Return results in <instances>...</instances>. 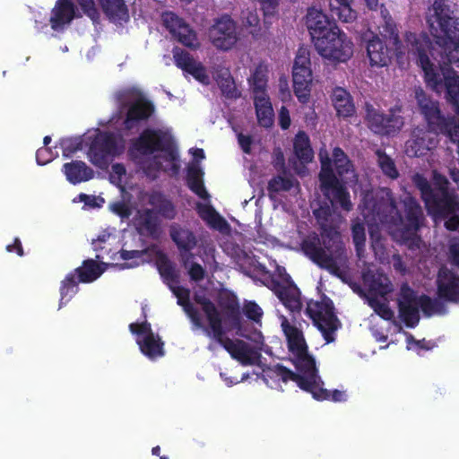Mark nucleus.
I'll use <instances>...</instances> for the list:
<instances>
[{
	"instance_id": "nucleus-62",
	"label": "nucleus",
	"mask_w": 459,
	"mask_h": 459,
	"mask_svg": "<svg viewBox=\"0 0 459 459\" xmlns=\"http://www.w3.org/2000/svg\"><path fill=\"white\" fill-rule=\"evenodd\" d=\"M275 375L280 377L282 382L286 383L290 380L291 381H295L296 377H298V373H295L293 372L292 370H290V368H288L287 367L281 365V364H277L275 367H274V369H273Z\"/></svg>"
},
{
	"instance_id": "nucleus-4",
	"label": "nucleus",
	"mask_w": 459,
	"mask_h": 459,
	"mask_svg": "<svg viewBox=\"0 0 459 459\" xmlns=\"http://www.w3.org/2000/svg\"><path fill=\"white\" fill-rule=\"evenodd\" d=\"M195 303L201 306L209 324L210 337L212 336L233 358L244 366L256 363L260 354L251 348L246 342L237 339L231 340L225 336L226 331L222 325V317L215 304L205 296L195 295Z\"/></svg>"
},
{
	"instance_id": "nucleus-39",
	"label": "nucleus",
	"mask_w": 459,
	"mask_h": 459,
	"mask_svg": "<svg viewBox=\"0 0 459 459\" xmlns=\"http://www.w3.org/2000/svg\"><path fill=\"white\" fill-rule=\"evenodd\" d=\"M293 151L302 163H309L314 158L310 139L304 131H299L293 141Z\"/></svg>"
},
{
	"instance_id": "nucleus-37",
	"label": "nucleus",
	"mask_w": 459,
	"mask_h": 459,
	"mask_svg": "<svg viewBox=\"0 0 459 459\" xmlns=\"http://www.w3.org/2000/svg\"><path fill=\"white\" fill-rule=\"evenodd\" d=\"M136 342L141 352L151 359L162 357L165 354L164 342L158 334L144 336L143 339H137Z\"/></svg>"
},
{
	"instance_id": "nucleus-13",
	"label": "nucleus",
	"mask_w": 459,
	"mask_h": 459,
	"mask_svg": "<svg viewBox=\"0 0 459 459\" xmlns=\"http://www.w3.org/2000/svg\"><path fill=\"white\" fill-rule=\"evenodd\" d=\"M172 135L160 128H145L131 143L130 152H136L142 156L152 155L164 149Z\"/></svg>"
},
{
	"instance_id": "nucleus-40",
	"label": "nucleus",
	"mask_w": 459,
	"mask_h": 459,
	"mask_svg": "<svg viewBox=\"0 0 459 459\" xmlns=\"http://www.w3.org/2000/svg\"><path fill=\"white\" fill-rule=\"evenodd\" d=\"M72 273H75L79 281L89 283L97 280L102 274L103 270L95 260L86 259L82 262L81 266L74 269Z\"/></svg>"
},
{
	"instance_id": "nucleus-54",
	"label": "nucleus",
	"mask_w": 459,
	"mask_h": 459,
	"mask_svg": "<svg viewBox=\"0 0 459 459\" xmlns=\"http://www.w3.org/2000/svg\"><path fill=\"white\" fill-rule=\"evenodd\" d=\"M351 236L356 253L360 257L365 250L366 243V230L363 222L357 221L352 223Z\"/></svg>"
},
{
	"instance_id": "nucleus-34",
	"label": "nucleus",
	"mask_w": 459,
	"mask_h": 459,
	"mask_svg": "<svg viewBox=\"0 0 459 459\" xmlns=\"http://www.w3.org/2000/svg\"><path fill=\"white\" fill-rule=\"evenodd\" d=\"M203 177L204 171L198 164L191 163L188 165L186 177L187 187L201 199L207 200L210 195L205 189Z\"/></svg>"
},
{
	"instance_id": "nucleus-2",
	"label": "nucleus",
	"mask_w": 459,
	"mask_h": 459,
	"mask_svg": "<svg viewBox=\"0 0 459 459\" xmlns=\"http://www.w3.org/2000/svg\"><path fill=\"white\" fill-rule=\"evenodd\" d=\"M402 204L404 216L390 195L377 200L372 206V219L386 226L392 235L399 238L411 248L419 247L420 238L417 236V231L422 217L421 207L417 200L410 195L405 196Z\"/></svg>"
},
{
	"instance_id": "nucleus-29",
	"label": "nucleus",
	"mask_w": 459,
	"mask_h": 459,
	"mask_svg": "<svg viewBox=\"0 0 459 459\" xmlns=\"http://www.w3.org/2000/svg\"><path fill=\"white\" fill-rule=\"evenodd\" d=\"M137 230L142 234H146L152 238H157L160 235V221L155 211L151 208H145L138 211Z\"/></svg>"
},
{
	"instance_id": "nucleus-6",
	"label": "nucleus",
	"mask_w": 459,
	"mask_h": 459,
	"mask_svg": "<svg viewBox=\"0 0 459 459\" xmlns=\"http://www.w3.org/2000/svg\"><path fill=\"white\" fill-rule=\"evenodd\" d=\"M306 314L321 332L326 343L335 341V332L342 324L334 312L333 302L330 298L324 295L320 301H308Z\"/></svg>"
},
{
	"instance_id": "nucleus-31",
	"label": "nucleus",
	"mask_w": 459,
	"mask_h": 459,
	"mask_svg": "<svg viewBox=\"0 0 459 459\" xmlns=\"http://www.w3.org/2000/svg\"><path fill=\"white\" fill-rule=\"evenodd\" d=\"M148 204L156 214L166 220H173L177 215L176 206L163 193L152 191L148 196Z\"/></svg>"
},
{
	"instance_id": "nucleus-22",
	"label": "nucleus",
	"mask_w": 459,
	"mask_h": 459,
	"mask_svg": "<svg viewBox=\"0 0 459 459\" xmlns=\"http://www.w3.org/2000/svg\"><path fill=\"white\" fill-rule=\"evenodd\" d=\"M284 281L287 285H283L279 281H273V290L286 308L293 313H299L302 308L300 291L288 273H285Z\"/></svg>"
},
{
	"instance_id": "nucleus-43",
	"label": "nucleus",
	"mask_w": 459,
	"mask_h": 459,
	"mask_svg": "<svg viewBox=\"0 0 459 459\" xmlns=\"http://www.w3.org/2000/svg\"><path fill=\"white\" fill-rule=\"evenodd\" d=\"M79 282V279H77L75 273H69L61 281L59 307L66 305L77 293Z\"/></svg>"
},
{
	"instance_id": "nucleus-21",
	"label": "nucleus",
	"mask_w": 459,
	"mask_h": 459,
	"mask_svg": "<svg viewBox=\"0 0 459 459\" xmlns=\"http://www.w3.org/2000/svg\"><path fill=\"white\" fill-rule=\"evenodd\" d=\"M73 0H56L51 10L49 23L55 31H62L74 19L81 17Z\"/></svg>"
},
{
	"instance_id": "nucleus-51",
	"label": "nucleus",
	"mask_w": 459,
	"mask_h": 459,
	"mask_svg": "<svg viewBox=\"0 0 459 459\" xmlns=\"http://www.w3.org/2000/svg\"><path fill=\"white\" fill-rule=\"evenodd\" d=\"M292 70L300 74L312 75L310 52L307 48L300 47L294 59Z\"/></svg>"
},
{
	"instance_id": "nucleus-23",
	"label": "nucleus",
	"mask_w": 459,
	"mask_h": 459,
	"mask_svg": "<svg viewBox=\"0 0 459 459\" xmlns=\"http://www.w3.org/2000/svg\"><path fill=\"white\" fill-rule=\"evenodd\" d=\"M427 130L433 132L436 137L444 134L454 143H459V124L455 122V117L442 114L441 110L437 115L430 117L426 121Z\"/></svg>"
},
{
	"instance_id": "nucleus-7",
	"label": "nucleus",
	"mask_w": 459,
	"mask_h": 459,
	"mask_svg": "<svg viewBox=\"0 0 459 459\" xmlns=\"http://www.w3.org/2000/svg\"><path fill=\"white\" fill-rule=\"evenodd\" d=\"M319 156L321 160L319 173L321 191L325 196H332V204H338L343 211L350 212L353 205L347 187L335 176L332 169L331 159L327 155L323 158L322 153Z\"/></svg>"
},
{
	"instance_id": "nucleus-58",
	"label": "nucleus",
	"mask_w": 459,
	"mask_h": 459,
	"mask_svg": "<svg viewBox=\"0 0 459 459\" xmlns=\"http://www.w3.org/2000/svg\"><path fill=\"white\" fill-rule=\"evenodd\" d=\"M292 187V182L288 178L275 176L268 182L267 190L269 193H279L280 191H289Z\"/></svg>"
},
{
	"instance_id": "nucleus-9",
	"label": "nucleus",
	"mask_w": 459,
	"mask_h": 459,
	"mask_svg": "<svg viewBox=\"0 0 459 459\" xmlns=\"http://www.w3.org/2000/svg\"><path fill=\"white\" fill-rule=\"evenodd\" d=\"M385 30L389 33L390 40L394 48H388L378 36L374 35L367 41V55L371 66H386L394 54H402V41L400 40L398 30L394 23H386Z\"/></svg>"
},
{
	"instance_id": "nucleus-59",
	"label": "nucleus",
	"mask_w": 459,
	"mask_h": 459,
	"mask_svg": "<svg viewBox=\"0 0 459 459\" xmlns=\"http://www.w3.org/2000/svg\"><path fill=\"white\" fill-rule=\"evenodd\" d=\"M81 6L83 13L88 16L92 22H98L100 19V13L95 5L94 0H76Z\"/></svg>"
},
{
	"instance_id": "nucleus-50",
	"label": "nucleus",
	"mask_w": 459,
	"mask_h": 459,
	"mask_svg": "<svg viewBox=\"0 0 459 459\" xmlns=\"http://www.w3.org/2000/svg\"><path fill=\"white\" fill-rule=\"evenodd\" d=\"M217 82L221 93L225 98L230 100L239 98L240 92L238 91L234 79L228 70L219 75Z\"/></svg>"
},
{
	"instance_id": "nucleus-20",
	"label": "nucleus",
	"mask_w": 459,
	"mask_h": 459,
	"mask_svg": "<svg viewBox=\"0 0 459 459\" xmlns=\"http://www.w3.org/2000/svg\"><path fill=\"white\" fill-rule=\"evenodd\" d=\"M172 54L177 67L191 74L198 82L204 84L209 83V76L205 67L202 63L197 62L190 53L178 47H175Z\"/></svg>"
},
{
	"instance_id": "nucleus-38",
	"label": "nucleus",
	"mask_w": 459,
	"mask_h": 459,
	"mask_svg": "<svg viewBox=\"0 0 459 459\" xmlns=\"http://www.w3.org/2000/svg\"><path fill=\"white\" fill-rule=\"evenodd\" d=\"M318 379V376L298 374V377H296L294 382L297 383L300 389L311 393L315 399L321 401L328 399L330 396L329 391L319 387Z\"/></svg>"
},
{
	"instance_id": "nucleus-44",
	"label": "nucleus",
	"mask_w": 459,
	"mask_h": 459,
	"mask_svg": "<svg viewBox=\"0 0 459 459\" xmlns=\"http://www.w3.org/2000/svg\"><path fill=\"white\" fill-rule=\"evenodd\" d=\"M352 0L335 1L330 4L333 16H336L342 22H352L357 18V12L351 8Z\"/></svg>"
},
{
	"instance_id": "nucleus-53",
	"label": "nucleus",
	"mask_w": 459,
	"mask_h": 459,
	"mask_svg": "<svg viewBox=\"0 0 459 459\" xmlns=\"http://www.w3.org/2000/svg\"><path fill=\"white\" fill-rule=\"evenodd\" d=\"M333 158L336 172L340 177L348 174L351 170V161L342 148L335 147L333 150Z\"/></svg>"
},
{
	"instance_id": "nucleus-35",
	"label": "nucleus",
	"mask_w": 459,
	"mask_h": 459,
	"mask_svg": "<svg viewBox=\"0 0 459 459\" xmlns=\"http://www.w3.org/2000/svg\"><path fill=\"white\" fill-rule=\"evenodd\" d=\"M103 13L113 22H126L129 13L124 0H98Z\"/></svg>"
},
{
	"instance_id": "nucleus-52",
	"label": "nucleus",
	"mask_w": 459,
	"mask_h": 459,
	"mask_svg": "<svg viewBox=\"0 0 459 459\" xmlns=\"http://www.w3.org/2000/svg\"><path fill=\"white\" fill-rule=\"evenodd\" d=\"M376 155L377 156V164L384 175L391 179H396L399 177V172L393 159L381 149L376 151Z\"/></svg>"
},
{
	"instance_id": "nucleus-3",
	"label": "nucleus",
	"mask_w": 459,
	"mask_h": 459,
	"mask_svg": "<svg viewBox=\"0 0 459 459\" xmlns=\"http://www.w3.org/2000/svg\"><path fill=\"white\" fill-rule=\"evenodd\" d=\"M414 186L420 190L429 215L435 221H445L444 226L449 231L459 229V195L455 189L449 187L448 179L441 175H434V182L429 181L421 174L412 178Z\"/></svg>"
},
{
	"instance_id": "nucleus-15",
	"label": "nucleus",
	"mask_w": 459,
	"mask_h": 459,
	"mask_svg": "<svg viewBox=\"0 0 459 459\" xmlns=\"http://www.w3.org/2000/svg\"><path fill=\"white\" fill-rule=\"evenodd\" d=\"M420 297L408 283H403L398 296L397 307L399 317L409 328H414L420 322Z\"/></svg>"
},
{
	"instance_id": "nucleus-56",
	"label": "nucleus",
	"mask_w": 459,
	"mask_h": 459,
	"mask_svg": "<svg viewBox=\"0 0 459 459\" xmlns=\"http://www.w3.org/2000/svg\"><path fill=\"white\" fill-rule=\"evenodd\" d=\"M158 269L161 277L164 278L165 281L173 283L178 282V276L176 273L175 267L166 256H163L160 259Z\"/></svg>"
},
{
	"instance_id": "nucleus-25",
	"label": "nucleus",
	"mask_w": 459,
	"mask_h": 459,
	"mask_svg": "<svg viewBox=\"0 0 459 459\" xmlns=\"http://www.w3.org/2000/svg\"><path fill=\"white\" fill-rule=\"evenodd\" d=\"M169 236L182 256H186L187 259L194 257L191 251L196 247L197 239L192 230L178 225H171Z\"/></svg>"
},
{
	"instance_id": "nucleus-17",
	"label": "nucleus",
	"mask_w": 459,
	"mask_h": 459,
	"mask_svg": "<svg viewBox=\"0 0 459 459\" xmlns=\"http://www.w3.org/2000/svg\"><path fill=\"white\" fill-rule=\"evenodd\" d=\"M306 25L315 46L318 39H324L339 29L325 13L314 7L307 10Z\"/></svg>"
},
{
	"instance_id": "nucleus-48",
	"label": "nucleus",
	"mask_w": 459,
	"mask_h": 459,
	"mask_svg": "<svg viewBox=\"0 0 459 459\" xmlns=\"http://www.w3.org/2000/svg\"><path fill=\"white\" fill-rule=\"evenodd\" d=\"M294 357L293 362L299 372L298 374L318 376L316 360L313 356L308 353V351L296 354Z\"/></svg>"
},
{
	"instance_id": "nucleus-8",
	"label": "nucleus",
	"mask_w": 459,
	"mask_h": 459,
	"mask_svg": "<svg viewBox=\"0 0 459 459\" xmlns=\"http://www.w3.org/2000/svg\"><path fill=\"white\" fill-rule=\"evenodd\" d=\"M404 41L409 51L417 56V64L424 73L425 82H430L434 87L438 86L437 69L429 56L432 48V41L429 35L426 32L408 31L404 35Z\"/></svg>"
},
{
	"instance_id": "nucleus-33",
	"label": "nucleus",
	"mask_w": 459,
	"mask_h": 459,
	"mask_svg": "<svg viewBox=\"0 0 459 459\" xmlns=\"http://www.w3.org/2000/svg\"><path fill=\"white\" fill-rule=\"evenodd\" d=\"M196 211L199 217L212 230L225 232L230 229L228 221L210 204L198 203Z\"/></svg>"
},
{
	"instance_id": "nucleus-5",
	"label": "nucleus",
	"mask_w": 459,
	"mask_h": 459,
	"mask_svg": "<svg viewBox=\"0 0 459 459\" xmlns=\"http://www.w3.org/2000/svg\"><path fill=\"white\" fill-rule=\"evenodd\" d=\"M433 14L428 18L431 30L443 32L436 37V43L446 54L447 62L459 66V21L452 17L450 6L446 0H435L432 4Z\"/></svg>"
},
{
	"instance_id": "nucleus-18",
	"label": "nucleus",
	"mask_w": 459,
	"mask_h": 459,
	"mask_svg": "<svg viewBox=\"0 0 459 459\" xmlns=\"http://www.w3.org/2000/svg\"><path fill=\"white\" fill-rule=\"evenodd\" d=\"M437 137L426 128L416 127L412 130L411 138L405 143V152L411 157H421L436 148Z\"/></svg>"
},
{
	"instance_id": "nucleus-10",
	"label": "nucleus",
	"mask_w": 459,
	"mask_h": 459,
	"mask_svg": "<svg viewBox=\"0 0 459 459\" xmlns=\"http://www.w3.org/2000/svg\"><path fill=\"white\" fill-rule=\"evenodd\" d=\"M120 154L117 137L114 133L100 131L91 141L88 157L100 169H106L110 160Z\"/></svg>"
},
{
	"instance_id": "nucleus-49",
	"label": "nucleus",
	"mask_w": 459,
	"mask_h": 459,
	"mask_svg": "<svg viewBox=\"0 0 459 459\" xmlns=\"http://www.w3.org/2000/svg\"><path fill=\"white\" fill-rule=\"evenodd\" d=\"M368 291L370 297H385L393 291V285L387 276L379 274L370 281Z\"/></svg>"
},
{
	"instance_id": "nucleus-12",
	"label": "nucleus",
	"mask_w": 459,
	"mask_h": 459,
	"mask_svg": "<svg viewBox=\"0 0 459 459\" xmlns=\"http://www.w3.org/2000/svg\"><path fill=\"white\" fill-rule=\"evenodd\" d=\"M208 37L216 49L230 50L238 40L237 24L230 15H222L210 27Z\"/></svg>"
},
{
	"instance_id": "nucleus-16",
	"label": "nucleus",
	"mask_w": 459,
	"mask_h": 459,
	"mask_svg": "<svg viewBox=\"0 0 459 459\" xmlns=\"http://www.w3.org/2000/svg\"><path fill=\"white\" fill-rule=\"evenodd\" d=\"M366 120L371 131L382 135H391L403 126V117L394 113L383 114L373 108L367 109Z\"/></svg>"
},
{
	"instance_id": "nucleus-27",
	"label": "nucleus",
	"mask_w": 459,
	"mask_h": 459,
	"mask_svg": "<svg viewBox=\"0 0 459 459\" xmlns=\"http://www.w3.org/2000/svg\"><path fill=\"white\" fill-rule=\"evenodd\" d=\"M219 305L223 311L228 330H240L242 328V317L237 297L227 295L221 299Z\"/></svg>"
},
{
	"instance_id": "nucleus-42",
	"label": "nucleus",
	"mask_w": 459,
	"mask_h": 459,
	"mask_svg": "<svg viewBox=\"0 0 459 459\" xmlns=\"http://www.w3.org/2000/svg\"><path fill=\"white\" fill-rule=\"evenodd\" d=\"M293 91L295 96L301 103H307L309 100L312 75L300 74L292 70Z\"/></svg>"
},
{
	"instance_id": "nucleus-45",
	"label": "nucleus",
	"mask_w": 459,
	"mask_h": 459,
	"mask_svg": "<svg viewBox=\"0 0 459 459\" xmlns=\"http://www.w3.org/2000/svg\"><path fill=\"white\" fill-rule=\"evenodd\" d=\"M416 100L425 121L441 110L439 102L432 100L422 90L416 91Z\"/></svg>"
},
{
	"instance_id": "nucleus-26",
	"label": "nucleus",
	"mask_w": 459,
	"mask_h": 459,
	"mask_svg": "<svg viewBox=\"0 0 459 459\" xmlns=\"http://www.w3.org/2000/svg\"><path fill=\"white\" fill-rule=\"evenodd\" d=\"M172 291L178 299V304L183 307L193 325L197 329H203L207 335H210V331L204 326L198 309L190 301L189 290L178 286L172 288Z\"/></svg>"
},
{
	"instance_id": "nucleus-41",
	"label": "nucleus",
	"mask_w": 459,
	"mask_h": 459,
	"mask_svg": "<svg viewBox=\"0 0 459 459\" xmlns=\"http://www.w3.org/2000/svg\"><path fill=\"white\" fill-rule=\"evenodd\" d=\"M268 82V68L267 66L260 63L257 65L249 79V83L254 93V97L256 96H266Z\"/></svg>"
},
{
	"instance_id": "nucleus-46",
	"label": "nucleus",
	"mask_w": 459,
	"mask_h": 459,
	"mask_svg": "<svg viewBox=\"0 0 459 459\" xmlns=\"http://www.w3.org/2000/svg\"><path fill=\"white\" fill-rule=\"evenodd\" d=\"M416 100L425 121L441 110L439 102L432 100L422 90L416 91Z\"/></svg>"
},
{
	"instance_id": "nucleus-36",
	"label": "nucleus",
	"mask_w": 459,
	"mask_h": 459,
	"mask_svg": "<svg viewBox=\"0 0 459 459\" xmlns=\"http://www.w3.org/2000/svg\"><path fill=\"white\" fill-rule=\"evenodd\" d=\"M254 105L258 124L265 128L271 127L273 124V109L269 96L254 97Z\"/></svg>"
},
{
	"instance_id": "nucleus-11",
	"label": "nucleus",
	"mask_w": 459,
	"mask_h": 459,
	"mask_svg": "<svg viewBox=\"0 0 459 459\" xmlns=\"http://www.w3.org/2000/svg\"><path fill=\"white\" fill-rule=\"evenodd\" d=\"M315 48L323 57L336 62H346L353 54V43L340 29L318 39Z\"/></svg>"
},
{
	"instance_id": "nucleus-47",
	"label": "nucleus",
	"mask_w": 459,
	"mask_h": 459,
	"mask_svg": "<svg viewBox=\"0 0 459 459\" xmlns=\"http://www.w3.org/2000/svg\"><path fill=\"white\" fill-rule=\"evenodd\" d=\"M445 302V300L440 299L438 297L432 299L426 294H422L420 296L419 304L424 316H431L435 314L443 315L446 312Z\"/></svg>"
},
{
	"instance_id": "nucleus-64",
	"label": "nucleus",
	"mask_w": 459,
	"mask_h": 459,
	"mask_svg": "<svg viewBox=\"0 0 459 459\" xmlns=\"http://www.w3.org/2000/svg\"><path fill=\"white\" fill-rule=\"evenodd\" d=\"M54 159L52 150L49 147H41L36 152V160L39 165H46Z\"/></svg>"
},
{
	"instance_id": "nucleus-61",
	"label": "nucleus",
	"mask_w": 459,
	"mask_h": 459,
	"mask_svg": "<svg viewBox=\"0 0 459 459\" xmlns=\"http://www.w3.org/2000/svg\"><path fill=\"white\" fill-rule=\"evenodd\" d=\"M129 330L133 334L135 335H144V336H150L151 334H154L152 329L151 324L144 320L143 323H131L129 325Z\"/></svg>"
},
{
	"instance_id": "nucleus-28",
	"label": "nucleus",
	"mask_w": 459,
	"mask_h": 459,
	"mask_svg": "<svg viewBox=\"0 0 459 459\" xmlns=\"http://www.w3.org/2000/svg\"><path fill=\"white\" fill-rule=\"evenodd\" d=\"M62 172L67 181L73 185L86 182L94 178L93 169L82 160H72L65 163L62 167Z\"/></svg>"
},
{
	"instance_id": "nucleus-57",
	"label": "nucleus",
	"mask_w": 459,
	"mask_h": 459,
	"mask_svg": "<svg viewBox=\"0 0 459 459\" xmlns=\"http://www.w3.org/2000/svg\"><path fill=\"white\" fill-rule=\"evenodd\" d=\"M368 305L373 308L375 313L381 318L390 321L394 317V311L386 303L381 302L377 297L368 298Z\"/></svg>"
},
{
	"instance_id": "nucleus-63",
	"label": "nucleus",
	"mask_w": 459,
	"mask_h": 459,
	"mask_svg": "<svg viewBox=\"0 0 459 459\" xmlns=\"http://www.w3.org/2000/svg\"><path fill=\"white\" fill-rule=\"evenodd\" d=\"M164 146V149L161 150L160 152H164L166 154L165 160L171 162L177 161L178 159V154L175 147V143L172 136Z\"/></svg>"
},
{
	"instance_id": "nucleus-14",
	"label": "nucleus",
	"mask_w": 459,
	"mask_h": 459,
	"mask_svg": "<svg viewBox=\"0 0 459 459\" xmlns=\"http://www.w3.org/2000/svg\"><path fill=\"white\" fill-rule=\"evenodd\" d=\"M162 22L171 36L183 46L195 50L200 47L196 32L173 12L162 13Z\"/></svg>"
},
{
	"instance_id": "nucleus-1",
	"label": "nucleus",
	"mask_w": 459,
	"mask_h": 459,
	"mask_svg": "<svg viewBox=\"0 0 459 459\" xmlns=\"http://www.w3.org/2000/svg\"><path fill=\"white\" fill-rule=\"evenodd\" d=\"M320 229V234L308 233L300 243L303 254L319 268L332 275L343 278L341 265L348 260L347 250L338 228L328 223L332 211L328 205H321L313 212Z\"/></svg>"
},
{
	"instance_id": "nucleus-32",
	"label": "nucleus",
	"mask_w": 459,
	"mask_h": 459,
	"mask_svg": "<svg viewBox=\"0 0 459 459\" xmlns=\"http://www.w3.org/2000/svg\"><path fill=\"white\" fill-rule=\"evenodd\" d=\"M332 102L338 117H350L355 113V105L350 92L344 88L336 87L332 93Z\"/></svg>"
},
{
	"instance_id": "nucleus-55",
	"label": "nucleus",
	"mask_w": 459,
	"mask_h": 459,
	"mask_svg": "<svg viewBox=\"0 0 459 459\" xmlns=\"http://www.w3.org/2000/svg\"><path fill=\"white\" fill-rule=\"evenodd\" d=\"M62 154L65 158H71L75 152L81 151L83 146L82 137H67L59 141Z\"/></svg>"
},
{
	"instance_id": "nucleus-60",
	"label": "nucleus",
	"mask_w": 459,
	"mask_h": 459,
	"mask_svg": "<svg viewBox=\"0 0 459 459\" xmlns=\"http://www.w3.org/2000/svg\"><path fill=\"white\" fill-rule=\"evenodd\" d=\"M243 312L248 319L256 323L261 320L263 316L262 308L255 301L246 302Z\"/></svg>"
},
{
	"instance_id": "nucleus-19",
	"label": "nucleus",
	"mask_w": 459,
	"mask_h": 459,
	"mask_svg": "<svg viewBox=\"0 0 459 459\" xmlns=\"http://www.w3.org/2000/svg\"><path fill=\"white\" fill-rule=\"evenodd\" d=\"M437 297L449 303H459V275L446 267H441L436 278Z\"/></svg>"
},
{
	"instance_id": "nucleus-30",
	"label": "nucleus",
	"mask_w": 459,
	"mask_h": 459,
	"mask_svg": "<svg viewBox=\"0 0 459 459\" xmlns=\"http://www.w3.org/2000/svg\"><path fill=\"white\" fill-rule=\"evenodd\" d=\"M281 328L287 339L288 349L293 355L307 351L303 333L290 325L285 317L281 321Z\"/></svg>"
},
{
	"instance_id": "nucleus-24",
	"label": "nucleus",
	"mask_w": 459,
	"mask_h": 459,
	"mask_svg": "<svg viewBox=\"0 0 459 459\" xmlns=\"http://www.w3.org/2000/svg\"><path fill=\"white\" fill-rule=\"evenodd\" d=\"M154 112L153 104L144 99L132 102L127 108L123 125L125 129L130 131L135 128L142 121L148 120Z\"/></svg>"
}]
</instances>
